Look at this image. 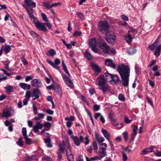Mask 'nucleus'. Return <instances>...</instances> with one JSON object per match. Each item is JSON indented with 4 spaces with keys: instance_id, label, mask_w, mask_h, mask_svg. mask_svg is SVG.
Instances as JSON below:
<instances>
[{
    "instance_id": "obj_29",
    "label": "nucleus",
    "mask_w": 161,
    "mask_h": 161,
    "mask_svg": "<svg viewBox=\"0 0 161 161\" xmlns=\"http://www.w3.org/2000/svg\"><path fill=\"white\" fill-rule=\"evenodd\" d=\"M112 75L108 73H105V78L106 81L109 82L111 84H112Z\"/></svg>"
},
{
    "instance_id": "obj_24",
    "label": "nucleus",
    "mask_w": 161,
    "mask_h": 161,
    "mask_svg": "<svg viewBox=\"0 0 161 161\" xmlns=\"http://www.w3.org/2000/svg\"><path fill=\"white\" fill-rule=\"evenodd\" d=\"M3 117H10L12 115L11 111L9 109H7L3 111Z\"/></svg>"
},
{
    "instance_id": "obj_43",
    "label": "nucleus",
    "mask_w": 161,
    "mask_h": 161,
    "mask_svg": "<svg viewBox=\"0 0 161 161\" xmlns=\"http://www.w3.org/2000/svg\"><path fill=\"white\" fill-rule=\"evenodd\" d=\"M122 160L123 161H126L128 159L127 155L125 153L124 151H122Z\"/></svg>"
},
{
    "instance_id": "obj_58",
    "label": "nucleus",
    "mask_w": 161,
    "mask_h": 161,
    "mask_svg": "<svg viewBox=\"0 0 161 161\" xmlns=\"http://www.w3.org/2000/svg\"><path fill=\"white\" fill-rule=\"evenodd\" d=\"M119 99L121 101H124L125 100L124 96L122 94H120L119 96Z\"/></svg>"
},
{
    "instance_id": "obj_14",
    "label": "nucleus",
    "mask_w": 161,
    "mask_h": 161,
    "mask_svg": "<svg viewBox=\"0 0 161 161\" xmlns=\"http://www.w3.org/2000/svg\"><path fill=\"white\" fill-rule=\"evenodd\" d=\"M106 148L103 147L99 148L98 151L100 157L102 158L106 155Z\"/></svg>"
},
{
    "instance_id": "obj_37",
    "label": "nucleus",
    "mask_w": 161,
    "mask_h": 161,
    "mask_svg": "<svg viewBox=\"0 0 161 161\" xmlns=\"http://www.w3.org/2000/svg\"><path fill=\"white\" fill-rule=\"evenodd\" d=\"M136 51L135 49L133 47L129 48L127 51V53L130 55L134 54Z\"/></svg>"
},
{
    "instance_id": "obj_42",
    "label": "nucleus",
    "mask_w": 161,
    "mask_h": 161,
    "mask_svg": "<svg viewBox=\"0 0 161 161\" xmlns=\"http://www.w3.org/2000/svg\"><path fill=\"white\" fill-rule=\"evenodd\" d=\"M76 14L79 17L81 20H83L85 19V17L84 14L80 12H76Z\"/></svg>"
},
{
    "instance_id": "obj_34",
    "label": "nucleus",
    "mask_w": 161,
    "mask_h": 161,
    "mask_svg": "<svg viewBox=\"0 0 161 161\" xmlns=\"http://www.w3.org/2000/svg\"><path fill=\"white\" fill-rule=\"evenodd\" d=\"M56 54V51L53 49L49 50L46 53V54L48 56H53Z\"/></svg>"
},
{
    "instance_id": "obj_10",
    "label": "nucleus",
    "mask_w": 161,
    "mask_h": 161,
    "mask_svg": "<svg viewBox=\"0 0 161 161\" xmlns=\"http://www.w3.org/2000/svg\"><path fill=\"white\" fill-rule=\"evenodd\" d=\"M31 85L34 87L40 88L42 86V84L41 81L37 79H34L31 81Z\"/></svg>"
},
{
    "instance_id": "obj_47",
    "label": "nucleus",
    "mask_w": 161,
    "mask_h": 161,
    "mask_svg": "<svg viewBox=\"0 0 161 161\" xmlns=\"http://www.w3.org/2000/svg\"><path fill=\"white\" fill-rule=\"evenodd\" d=\"M24 138L25 140V142L26 144H31V139L29 138L27 136H26V137H24Z\"/></svg>"
},
{
    "instance_id": "obj_12",
    "label": "nucleus",
    "mask_w": 161,
    "mask_h": 161,
    "mask_svg": "<svg viewBox=\"0 0 161 161\" xmlns=\"http://www.w3.org/2000/svg\"><path fill=\"white\" fill-rule=\"evenodd\" d=\"M32 94L31 97H34L33 98V100H35L39 98V96L41 94V92L38 89L35 88L33 90Z\"/></svg>"
},
{
    "instance_id": "obj_2",
    "label": "nucleus",
    "mask_w": 161,
    "mask_h": 161,
    "mask_svg": "<svg viewBox=\"0 0 161 161\" xmlns=\"http://www.w3.org/2000/svg\"><path fill=\"white\" fill-rule=\"evenodd\" d=\"M159 43V40L157 39L152 45L148 46V48L151 51L154 50L156 48V50L154 53V54L156 57H158L160 55L161 53V45H159L158 46Z\"/></svg>"
},
{
    "instance_id": "obj_11",
    "label": "nucleus",
    "mask_w": 161,
    "mask_h": 161,
    "mask_svg": "<svg viewBox=\"0 0 161 161\" xmlns=\"http://www.w3.org/2000/svg\"><path fill=\"white\" fill-rule=\"evenodd\" d=\"M108 117L109 120L111 122V124L113 125L116 126L119 124L117 123L115 116L113 114L110 113L108 114Z\"/></svg>"
},
{
    "instance_id": "obj_46",
    "label": "nucleus",
    "mask_w": 161,
    "mask_h": 161,
    "mask_svg": "<svg viewBox=\"0 0 161 161\" xmlns=\"http://www.w3.org/2000/svg\"><path fill=\"white\" fill-rule=\"evenodd\" d=\"M44 7L47 9H49L52 8V4L50 5V3H46L44 4Z\"/></svg>"
},
{
    "instance_id": "obj_38",
    "label": "nucleus",
    "mask_w": 161,
    "mask_h": 161,
    "mask_svg": "<svg viewBox=\"0 0 161 161\" xmlns=\"http://www.w3.org/2000/svg\"><path fill=\"white\" fill-rule=\"evenodd\" d=\"M108 52L107 53H108L110 55H115L116 53V51L115 50L112 48L109 47Z\"/></svg>"
},
{
    "instance_id": "obj_56",
    "label": "nucleus",
    "mask_w": 161,
    "mask_h": 161,
    "mask_svg": "<svg viewBox=\"0 0 161 161\" xmlns=\"http://www.w3.org/2000/svg\"><path fill=\"white\" fill-rule=\"evenodd\" d=\"M65 120L67 121H70L72 122L75 120V117L73 116H70V118H69L68 117H66L65 118Z\"/></svg>"
},
{
    "instance_id": "obj_52",
    "label": "nucleus",
    "mask_w": 161,
    "mask_h": 161,
    "mask_svg": "<svg viewBox=\"0 0 161 161\" xmlns=\"http://www.w3.org/2000/svg\"><path fill=\"white\" fill-rule=\"evenodd\" d=\"M67 157L68 161H74L73 154L67 156Z\"/></svg>"
},
{
    "instance_id": "obj_15",
    "label": "nucleus",
    "mask_w": 161,
    "mask_h": 161,
    "mask_svg": "<svg viewBox=\"0 0 161 161\" xmlns=\"http://www.w3.org/2000/svg\"><path fill=\"white\" fill-rule=\"evenodd\" d=\"M43 125L40 122L37 121L36 124L33 126V129L35 133H37L39 131V129H41L43 127Z\"/></svg>"
},
{
    "instance_id": "obj_22",
    "label": "nucleus",
    "mask_w": 161,
    "mask_h": 161,
    "mask_svg": "<svg viewBox=\"0 0 161 161\" xmlns=\"http://www.w3.org/2000/svg\"><path fill=\"white\" fill-rule=\"evenodd\" d=\"M24 2L26 6L34 8L36 6V3L35 2H32L31 0H25Z\"/></svg>"
},
{
    "instance_id": "obj_39",
    "label": "nucleus",
    "mask_w": 161,
    "mask_h": 161,
    "mask_svg": "<svg viewBox=\"0 0 161 161\" xmlns=\"http://www.w3.org/2000/svg\"><path fill=\"white\" fill-rule=\"evenodd\" d=\"M85 57L88 60H90L92 58V55L88 51H86L84 54Z\"/></svg>"
},
{
    "instance_id": "obj_30",
    "label": "nucleus",
    "mask_w": 161,
    "mask_h": 161,
    "mask_svg": "<svg viewBox=\"0 0 161 161\" xmlns=\"http://www.w3.org/2000/svg\"><path fill=\"white\" fill-rule=\"evenodd\" d=\"M4 88L6 90V92L9 94L13 91L14 88L12 86H8L5 87Z\"/></svg>"
},
{
    "instance_id": "obj_4",
    "label": "nucleus",
    "mask_w": 161,
    "mask_h": 161,
    "mask_svg": "<svg viewBox=\"0 0 161 161\" xmlns=\"http://www.w3.org/2000/svg\"><path fill=\"white\" fill-rule=\"evenodd\" d=\"M106 39L109 44L114 45L115 43L116 36L112 31H110L106 32Z\"/></svg>"
},
{
    "instance_id": "obj_61",
    "label": "nucleus",
    "mask_w": 161,
    "mask_h": 161,
    "mask_svg": "<svg viewBox=\"0 0 161 161\" xmlns=\"http://www.w3.org/2000/svg\"><path fill=\"white\" fill-rule=\"evenodd\" d=\"M123 134L125 141H126L128 139V133L126 132H124Z\"/></svg>"
},
{
    "instance_id": "obj_50",
    "label": "nucleus",
    "mask_w": 161,
    "mask_h": 161,
    "mask_svg": "<svg viewBox=\"0 0 161 161\" xmlns=\"http://www.w3.org/2000/svg\"><path fill=\"white\" fill-rule=\"evenodd\" d=\"M64 153V152H62L61 151H58V152L57 153V155H58V160L59 161H60V159H61V158L62 157V154H63V153Z\"/></svg>"
},
{
    "instance_id": "obj_49",
    "label": "nucleus",
    "mask_w": 161,
    "mask_h": 161,
    "mask_svg": "<svg viewBox=\"0 0 161 161\" xmlns=\"http://www.w3.org/2000/svg\"><path fill=\"white\" fill-rule=\"evenodd\" d=\"M41 16H42V19L46 22H48V19L47 18V15L44 13H42L41 14Z\"/></svg>"
},
{
    "instance_id": "obj_31",
    "label": "nucleus",
    "mask_w": 161,
    "mask_h": 161,
    "mask_svg": "<svg viewBox=\"0 0 161 161\" xmlns=\"http://www.w3.org/2000/svg\"><path fill=\"white\" fill-rule=\"evenodd\" d=\"M45 117V114L43 113H38L37 116L34 118L33 119L35 121L39 120L41 119H43Z\"/></svg>"
},
{
    "instance_id": "obj_45",
    "label": "nucleus",
    "mask_w": 161,
    "mask_h": 161,
    "mask_svg": "<svg viewBox=\"0 0 161 161\" xmlns=\"http://www.w3.org/2000/svg\"><path fill=\"white\" fill-rule=\"evenodd\" d=\"M92 145L93 147L94 150L95 152H97V151L98 147L97 142L94 141L92 142Z\"/></svg>"
},
{
    "instance_id": "obj_3",
    "label": "nucleus",
    "mask_w": 161,
    "mask_h": 161,
    "mask_svg": "<svg viewBox=\"0 0 161 161\" xmlns=\"http://www.w3.org/2000/svg\"><path fill=\"white\" fill-rule=\"evenodd\" d=\"M99 31L103 33L105 32H108L109 25L108 22L105 20L103 21H99L98 24Z\"/></svg>"
},
{
    "instance_id": "obj_57",
    "label": "nucleus",
    "mask_w": 161,
    "mask_h": 161,
    "mask_svg": "<svg viewBox=\"0 0 161 161\" xmlns=\"http://www.w3.org/2000/svg\"><path fill=\"white\" fill-rule=\"evenodd\" d=\"M31 93L30 91H27L25 94V97L29 99L31 97Z\"/></svg>"
},
{
    "instance_id": "obj_32",
    "label": "nucleus",
    "mask_w": 161,
    "mask_h": 161,
    "mask_svg": "<svg viewBox=\"0 0 161 161\" xmlns=\"http://www.w3.org/2000/svg\"><path fill=\"white\" fill-rule=\"evenodd\" d=\"M44 142L47 146L49 148H51L53 147L51 144V141L50 138L44 139Z\"/></svg>"
},
{
    "instance_id": "obj_26",
    "label": "nucleus",
    "mask_w": 161,
    "mask_h": 161,
    "mask_svg": "<svg viewBox=\"0 0 161 161\" xmlns=\"http://www.w3.org/2000/svg\"><path fill=\"white\" fill-rule=\"evenodd\" d=\"M112 82H114L115 83L117 84L119 83L120 80L119 78L118 75H112Z\"/></svg>"
},
{
    "instance_id": "obj_33",
    "label": "nucleus",
    "mask_w": 161,
    "mask_h": 161,
    "mask_svg": "<svg viewBox=\"0 0 161 161\" xmlns=\"http://www.w3.org/2000/svg\"><path fill=\"white\" fill-rule=\"evenodd\" d=\"M62 66L63 69L64 70V71L68 75V76L69 77H70V75L69 73L67 67H66V66L65 64L64 60H63L62 61Z\"/></svg>"
},
{
    "instance_id": "obj_6",
    "label": "nucleus",
    "mask_w": 161,
    "mask_h": 161,
    "mask_svg": "<svg viewBox=\"0 0 161 161\" xmlns=\"http://www.w3.org/2000/svg\"><path fill=\"white\" fill-rule=\"evenodd\" d=\"M33 21L36 28L37 29L44 32L47 31V29L44 23H42L39 21H37L36 22H35V20Z\"/></svg>"
},
{
    "instance_id": "obj_59",
    "label": "nucleus",
    "mask_w": 161,
    "mask_h": 161,
    "mask_svg": "<svg viewBox=\"0 0 161 161\" xmlns=\"http://www.w3.org/2000/svg\"><path fill=\"white\" fill-rule=\"evenodd\" d=\"M100 109V106L97 104H94L93 109L95 111H97Z\"/></svg>"
},
{
    "instance_id": "obj_13",
    "label": "nucleus",
    "mask_w": 161,
    "mask_h": 161,
    "mask_svg": "<svg viewBox=\"0 0 161 161\" xmlns=\"http://www.w3.org/2000/svg\"><path fill=\"white\" fill-rule=\"evenodd\" d=\"M91 65L92 69L95 72V74L96 75H97L101 72V68L97 65L92 63L91 64Z\"/></svg>"
},
{
    "instance_id": "obj_18",
    "label": "nucleus",
    "mask_w": 161,
    "mask_h": 161,
    "mask_svg": "<svg viewBox=\"0 0 161 161\" xmlns=\"http://www.w3.org/2000/svg\"><path fill=\"white\" fill-rule=\"evenodd\" d=\"M99 47L103 52L107 53L108 52V51L109 47L106 43H104L100 45Z\"/></svg>"
},
{
    "instance_id": "obj_25",
    "label": "nucleus",
    "mask_w": 161,
    "mask_h": 161,
    "mask_svg": "<svg viewBox=\"0 0 161 161\" xmlns=\"http://www.w3.org/2000/svg\"><path fill=\"white\" fill-rule=\"evenodd\" d=\"M102 133L108 141L110 140V135L107 131L105 129H102L101 130Z\"/></svg>"
},
{
    "instance_id": "obj_9",
    "label": "nucleus",
    "mask_w": 161,
    "mask_h": 161,
    "mask_svg": "<svg viewBox=\"0 0 161 161\" xmlns=\"http://www.w3.org/2000/svg\"><path fill=\"white\" fill-rule=\"evenodd\" d=\"M106 83V80L104 76L103 75H100L97 78L95 84L96 85L100 86H101L104 85Z\"/></svg>"
},
{
    "instance_id": "obj_27",
    "label": "nucleus",
    "mask_w": 161,
    "mask_h": 161,
    "mask_svg": "<svg viewBox=\"0 0 161 161\" xmlns=\"http://www.w3.org/2000/svg\"><path fill=\"white\" fill-rule=\"evenodd\" d=\"M101 87L99 88V89L102 90L103 92H108L109 90V88L108 85H103V86H101Z\"/></svg>"
},
{
    "instance_id": "obj_62",
    "label": "nucleus",
    "mask_w": 161,
    "mask_h": 161,
    "mask_svg": "<svg viewBox=\"0 0 161 161\" xmlns=\"http://www.w3.org/2000/svg\"><path fill=\"white\" fill-rule=\"evenodd\" d=\"M128 32L129 33H136L137 31L134 28H130V29L128 31Z\"/></svg>"
},
{
    "instance_id": "obj_55",
    "label": "nucleus",
    "mask_w": 161,
    "mask_h": 161,
    "mask_svg": "<svg viewBox=\"0 0 161 161\" xmlns=\"http://www.w3.org/2000/svg\"><path fill=\"white\" fill-rule=\"evenodd\" d=\"M42 159L43 161H51V158L47 156L43 157Z\"/></svg>"
},
{
    "instance_id": "obj_63",
    "label": "nucleus",
    "mask_w": 161,
    "mask_h": 161,
    "mask_svg": "<svg viewBox=\"0 0 161 161\" xmlns=\"http://www.w3.org/2000/svg\"><path fill=\"white\" fill-rule=\"evenodd\" d=\"M65 152H66L67 156L73 154L71 149L65 150Z\"/></svg>"
},
{
    "instance_id": "obj_19",
    "label": "nucleus",
    "mask_w": 161,
    "mask_h": 161,
    "mask_svg": "<svg viewBox=\"0 0 161 161\" xmlns=\"http://www.w3.org/2000/svg\"><path fill=\"white\" fill-rule=\"evenodd\" d=\"M105 61V63L106 65L110 66L114 69L115 68V65L113 62L112 60L108 59H106Z\"/></svg>"
},
{
    "instance_id": "obj_8",
    "label": "nucleus",
    "mask_w": 161,
    "mask_h": 161,
    "mask_svg": "<svg viewBox=\"0 0 161 161\" xmlns=\"http://www.w3.org/2000/svg\"><path fill=\"white\" fill-rule=\"evenodd\" d=\"M62 77L65 83L71 88L74 87V85L72 80L69 77L65 74H62Z\"/></svg>"
},
{
    "instance_id": "obj_23",
    "label": "nucleus",
    "mask_w": 161,
    "mask_h": 161,
    "mask_svg": "<svg viewBox=\"0 0 161 161\" xmlns=\"http://www.w3.org/2000/svg\"><path fill=\"white\" fill-rule=\"evenodd\" d=\"M95 135L96 141L100 143L104 141L105 139L103 137H100L98 134L96 132H95Z\"/></svg>"
},
{
    "instance_id": "obj_35",
    "label": "nucleus",
    "mask_w": 161,
    "mask_h": 161,
    "mask_svg": "<svg viewBox=\"0 0 161 161\" xmlns=\"http://www.w3.org/2000/svg\"><path fill=\"white\" fill-rule=\"evenodd\" d=\"M59 148L58 151H61L64 152V150L65 148V142L64 141H63L62 143L60 144L59 145Z\"/></svg>"
},
{
    "instance_id": "obj_7",
    "label": "nucleus",
    "mask_w": 161,
    "mask_h": 161,
    "mask_svg": "<svg viewBox=\"0 0 161 161\" xmlns=\"http://www.w3.org/2000/svg\"><path fill=\"white\" fill-rule=\"evenodd\" d=\"M89 44L92 51L95 53L98 52V49L96 47L97 42L96 38H94L90 40Z\"/></svg>"
},
{
    "instance_id": "obj_36",
    "label": "nucleus",
    "mask_w": 161,
    "mask_h": 161,
    "mask_svg": "<svg viewBox=\"0 0 161 161\" xmlns=\"http://www.w3.org/2000/svg\"><path fill=\"white\" fill-rule=\"evenodd\" d=\"M125 40L127 42L129 43L131 42L133 38L130 35H128L125 36Z\"/></svg>"
},
{
    "instance_id": "obj_60",
    "label": "nucleus",
    "mask_w": 161,
    "mask_h": 161,
    "mask_svg": "<svg viewBox=\"0 0 161 161\" xmlns=\"http://www.w3.org/2000/svg\"><path fill=\"white\" fill-rule=\"evenodd\" d=\"M43 125L47 128H50L51 126V125L48 122H44Z\"/></svg>"
},
{
    "instance_id": "obj_16",
    "label": "nucleus",
    "mask_w": 161,
    "mask_h": 161,
    "mask_svg": "<svg viewBox=\"0 0 161 161\" xmlns=\"http://www.w3.org/2000/svg\"><path fill=\"white\" fill-rule=\"evenodd\" d=\"M26 10L31 19L32 20L34 21L36 18L33 15L32 9L31 8H26Z\"/></svg>"
},
{
    "instance_id": "obj_48",
    "label": "nucleus",
    "mask_w": 161,
    "mask_h": 161,
    "mask_svg": "<svg viewBox=\"0 0 161 161\" xmlns=\"http://www.w3.org/2000/svg\"><path fill=\"white\" fill-rule=\"evenodd\" d=\"M16 144L20 147L22 146L23 143L21 137H20L18 141L16 142Z\"/></svg>"
},
{
    "instance_id": "obj_64",
    "label": "nucleus",
    "mask_w": 161,
    "mask_h": 161,
    "mask_svg": "<svg viewBox=\"0 0 161 161\" xmlns=\"http://www.w3.org/2000/svg\"><path fill=\"white\" fill-rule=\"evenodd\" d=\"M121 18L125 21H128L129 19L128 17L125 15H122L121 16Z\"/></svg>"
},
{
    "instance_id": "obj_20",
    "label": "nucleus",
    "mask_w": 161,
    "mask_h": 161,
    "mask_svg": "<svg viewBox=\"0 0 161 161\" xmlns=\"http://www.w3.org/2000/svg\"><path fill=\"white\" fill-rule=\"evenodd\" d=\"M19 86L24 90H29L31 88V86L30 84H27L25 83H20Z\"/></svg>"
},
{
    "instance_id": "obj_5",
    "label": "nucleus",
    "mask_w": 161,
    "mask_h": 161,
    "mask_svg": "<svg viewBox=\"0 0 161 161\" xmlns=\"http://www.w3.org/2000/svg\"><path fill=\"white\" fill-rule=\"evenodd\" d=\"M47 61L48 64L55 69L57 70L59 69L60 67L58 65L60 63V60L58 58H56L54 60V62L51 60L49 59H47Z\"/></svg>"
},
{
    "instance_id": "obj_17",
    "label": "nucleus",
    "mask_w": 161,
    "mask_h": 161,
    "mask_svg": "<svg viewBox=\"0 0 161 161\" xmlns=\"http://www.w3.org/2000/svg\"><path fill=\"white\" fill-rule=\"evenodd\" d=\"M129 76L130 75L121 77L123 82V85L124 86L126 87L128 86Z\"/></svg>"
},
{
    "instance_id": "obj_28",
    "label": "nucleus",
    "mask_w": 161,
    "mask_h": 161,
    "mask_svg": "<svg viewBox=\"0 0 161 161\" xmlns=\"http://www.w3.org/2000/svg\"><path fill=\"white\" fill-rule=\"evenodd\" d=\"M75 144L77 146H79L80 144V142L78 137L75 136H72V138Z\"/></svg>"
},
{
    "instance_id": "obj_54",
    "label": "nucleus",
    "mask_w": 161,
    "mask_h": 161,
    "mask_svg": "<svg viewBox=\"0 0 161 161\" xmlns=\"http://www.w3.org/2000/svg\"><path fill=\"white\" fill-rule=\"evenodd\" d=\"M91 160L92 161H94L95 160H101V158L100 157V156H96L94 157H91L90 158Z\"/></svg>"
},
{
    "instance_id": "obj_1",
    "label": "nucleus",
    "mask_w": 161,
    "mask_h": 161,
    "mask_svg": "<svg viewBox=\"0 0 161 161\" xmlns=\"http://www.w3.org/2000/svg\"><path fill=\"white\" fill-rule=\"evenodd\" d=\"M117 70L121 77L130 75V69L128 66L123 64L118 65Z\"/></svg>"
},
{
    "instance_id": "obj_51",
    "label": "nucleus",
    "mask_w": 161,
    "mask_h": 161,
    "mask_svg": "<svg viewBox=\"0 0 161 161\" xmlns=\"http://www.w3.org/2000/svg\"><path fill=\"white\" fill-rule=\"evenodd\" d=\"M22 133L23 137H26L27 136L26 134V129L25 127H23L22 129Z\"/></svg>"
},
{
    "instance_id": "obj_41",
    "label": "nucleus",
    "mask_w": 161,
    "mask_h": 161,
    "mask_svg": "<svg viewBox=\"0 0 161 161\" xmlns=\"http://www.w3.org/2000/svg\"><path fill=\"white\" fill-rule=\"evenodd\" d=\"M3 47V50L6 53H9L11 49V48L9 46H6Z\"/></svg>"
},
{
    "instance_id": "obj_44",
    "label": "nucleus",
    "mask_w": 161,
    "mask_h": 161,
    "mask_svg": "<svg viewBox=\"0 0 161 161\" xmlns=\"http://www.w3.org/2000/svg\"><path fill=\"white\" fill-rule=\"evenodd\" d=\"M146 100H147L148 103L150 104V105L153 107V102L152 100L148 96H147L146 97Z\"/></svg>"
},
{
    "instance_id": "obj_53",
    "label": "nucleus",
    "mask_w": 161,
    "mask_h": 161,
    "mask_svg": "<svg viewBox=\"0 0 161 161\" xmlns=\"http://www.w3.org/2000/svg\"><path fill=\"white\" fill-rule=\"evenodd\" d=\"M81 98L82 100L83 101H84V102L86 103V104L87 105H89V103H88L87 99H86V97L82 95H81Z\"/></svg>"
},
{
    "instance_id": "obj_21",
    "label": "nucleus",
    "mask_w": 161,
    "mask_h": 161,
    "mask_svg": "<svg viewBox=\"0 0 161 161\" xmlns=\"http://www.w3.org/2000/svg\"><path fill=\"white\" fill-rule=\"evenodd\" d=\"M154 148H155V147L151 146L150 147L144 149L142 151V154H145L153 152Z\"/></svg>"
},
{
    "instance_id": "obj_40",
    "label": "nucleus",
    "mask_w": 161,
    "mask_h": 161,
    "mask_svg": "<svg viewBox=\"0 0 161 161\" xmlns=\"http://www.w3.org/2000/svg\"><path fill=\"white\" fill-rule=\"evenodd\" d=\"M30 34L33 37H36V38H39L40 37V36L39 35L35 33V32L33 31H30Z\"/></svg>"
}]
</instances>
